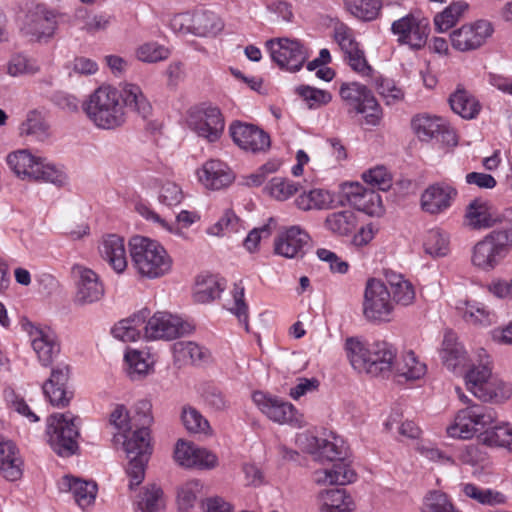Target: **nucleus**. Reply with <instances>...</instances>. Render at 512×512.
I'll return each mask as SVG.
<instances>
[{"label": "nucleus", "instance_id": "nucleus-33", "mask_svg": "<svg viewBox=\"0 0 512 512\" xmlns=\"http://www.w3.org/2000/svg\"><path fill=\"white\" fill-rule=\"evenodd\" d=\"M369 346L370 343L361 337H348L344 342V351L346 358L353 367L360 373H366L369 363Z\"/></svg>", "mask_w": 512, "mask_h": 512}, {"label": "nucleus", "instance_id": "nucleus-37", "mask_svg": "<svg viewBox=\"0 0 512 512\" xmlns=\"http://www.w3.org/2000/svg\"><path fill=\"white\" fill-rule=\"evenodd\" d=\"M392 373L406 380H417L425 375L426 365L419 361L413 351H407L399 358L395 357Z\"/></svg>", "mask_w": 512, "mask_h": 512}, {"label": "nucleus", "instance_id": "nucleus-20", "mask_svg": "<svg viewBox=\"0 0 512 512\" xmlns=\"http://www.w3.org/2000/svg\"><path fill=\"white\" fill-rule=\"evenodd\" d=\"M229 132L234 143L245 151L265 152L271 144L270 136L253 124L234 122L230 125Z\"/></svg>", "mask_w": 512, "mask_h": 512}, {"label": "nucleus", "instance_id": "nucleus-11", "mask_svg": "<svg viewBox=\"0 0 512 512\" xmlns=\"http://www.w3.org/2000/svg\"><path fill=\"white\" fill-rule=\"evenodd\" d=\"M393 303L388 287L381 280L368 279L363 298V315L371 321H388Z\"/></svg>", "mask_w": 512, "mask_h": 512}, {"label": "nucleus", "instance_id": "nucleus-34", "mask_svg": "<svg viewBox=\"0 0 512 512\" xmlns=\"http://www.w3.org/2000/svg\"><path fill=\"white\" fill-rule=\"evenodd\" d=\"M41 157L33 155L29 150L22 149L7 156L10 169L21 179L32 180Z\"/></svg>", "mask_w": 512, "mask_h": 512}, {"label": "nucleus", "instance_id": "nucleus-21", "mask_svg": "<svg viewBox=\"0 0 512 512\" xmlns=\"http://www.w3.org/2000/svg\"><path fill=\"white\" fill-rule=\"evenodd\" d=\"M342 191L351 206L370 216H380L384 212L381 196L373 189L362 184L344 183Z\"/></svg>", "mask_w": 512, "mask_h": 512}, {"label": "nucleus", "instance_id": "nucleus-62", "mask_svg": "<svg viewBox=\"0 0 512 512\" xmlns=\"http://www.w3.org/2000/svg\"><path fill=\"white\" fill-rule=\"evenodd\" d=\"M162 494V490L155 485L148 488L138 503L139 512H160L163 508Z\"/></svg>", "mask_w": 512, "mask_h": 512}, {"label": "nucleus", "instance_id": "nucleus-15", "mask_svg": "<svg viewBox=\"0 0 512 512\" xmlns=\"http://www.w3.org/2000/svg\"><path fill=\"white\" fill-rule=\"evenodd\" d=\"M467 224L473 229L490 228L496 224L512 227V207L491 211L488 202L475 199L467 207Z\"/></svg>", "mask_w": 512, "mask_h": 512}, {"label": "nucleus", "instance_id": "nucleus-30", "mask_svg": "<svg viewBox=\"0 0 512 512\" xmlns=\"http://www.w3.org/2000/svg\"><path fill=\"white\" fill-rule=\"evenodd\" d=\"M23 462L18 455L16 446L11 441H0V473L8 481L21 478Z\"/></svg>", "mask_w": 512, "mask_h": 512}, {"label": "nucleus", "instance_id": "nucleus-3", "mask_svg": "<svg viewBox=\"0 0 512 512\" xmlns=\"http://www.w3.org/2000/svg\"><path fill=\"white\" fill-rule=\"evenodd\" d=\"M152 421L150 402L138 401L134 407V415L131 417L132 429L135 428V430L123 435V447L129 460L127 474L130 477L131 489L141 484L145 477V468L152 454L148 429Z\"/></svg>", "mask_w": 512, "mask_h": 512}, {"label": "nucleus", "instance_id": "nucleus-50", "mask_svg": "<svg viewBox=\"0 0 512 512\" xmlns=\"http://www.w3.org/2000/svg\"><path fill=\"white\" fill-rule=\"evenodd\" d=\"M224 287L214 276L199 277L196 282L194 298L206 303L218 298Z\"/></svg>", "mask_w": 512, "mask_h": 512}, {"label": "nucleus", "instance_id": "nucleus-25", "mask_svg": "<svg viewBox=\"0 0 512 512\" xmlns=\"http://www.w3.org/2000/svg\"><path fill=\"white\" fill-rule=\"evenodd\" d=\"M310 237L299 226H291L282 232L274 242L276 254L286 258H298L304 255V247Z\"/></svg>", "mask_w": 512, "mask_h": 512}, {"label": "nucleus", "instance_id": "nucleus-59", "mask_svg": "<svg viewBox=\"0 0 512 512\" xmlns=\"http://www.w3.org/2000/svg\"><path fill=\"white\" fill-rule=\"evenodd\" d=\"M423 512H458L445 493L431 491L424 498Z\"/></svg>", "mask_w": 512, "mask_h": 512}, {"label": "nucleus", "instance_id": "nucleus-18", "mask_svg": "<svg viewBox=\"0 0 512 512\" xmlns=\"http://www.w3.org/2000/svg\"><path fill=\"white\" fill-rule=\"evenodd\" d=\"M253 401L270 420L279 424L299 425L300 419L295 407L276 396L255 392Z\"/></svg>", "mask_w": 512, "mask_h": 512}, {"label": "nucleus", "instance_id": "nucleus-7", "mask_svg": "<svg viewBox=\"0 0 512 512\" xmlns=\"http://www.w3.org/2000/svg\"><path fill=\"white\" fill-rule=\"evenodd\" d=\"M482 353L484 355L479 354L478 363H473L465 372L467 389L483 401L508 397L511 394L510 385L492 379L489 356L484 350Z\"/></svg>", "mask_w": 512, "mask_h": 512}, {"label": "nucleus", "instance_id": "nucleus-58", "mask_svg": "<svg viewBox=\"0 0 512 512\" xmlns=\"http://www.w3.org/2000/svg\"><path fill=\"white\" fill-rule=\"evenodd\" d=\"M423 512H458L445 493L431 491L424 498Z\"/></svg>", "mask_w": 512, "mask_h": 512}, {"label": "nucleus", "instance_id": "nucleus-10", "mask_svg": "<svg viewBox=\"0 0 512 512\" xmlns=\"http://www.w3.org/2000/svg\"><path fill=\"white\" fill-rule=\"evenodd\" d=\"M188 127L199 137L216 142L223 134L225 121L220 109L210 104L192 107L187 115Z\"/></svg>", "mask_w": 512, "mask_h": 512}, {"label": "nucleus", "instance_id": "nucleus-40", "mask_svg": "<svg viewBox=\"0 0 512 512\" xmlns=\"http://www.w3.org/2000/svg\"><path fill=\"white\" fill-rule=\"evenodd\" d=\"M453 112L464 119L475 118L480 111V104L474 96L464 89H457L449 98Z\"/></svg>", "mask_w": 512, "mask_h": 512}, {"label": "nucleus", "instance_id": "nucleus-31", "mask_svg": "<svg viewBox=\"0 0 512 512\" xmlns=\"http://www.w3.org/2000/svg\"><path fill=\"white\" fill-rule=\"evenodd\" d=\"M315 481L321 485H346L356 479L355 471L343 458L335 461L330 469L317 470Z\"/></svg>", "mask_w": 512, "mask_h": 512}, {"label": "nucleus", "instance_id": "nucleus-23", "mask_svg": "<svg viewBox=\"0 0 512 512\" xmlns=\"http://www.w3.org/2000/svg\"><path fill=\"white\" fill-rule=\"evenodd\" d=\"M396 353L395 347L385 340L370 343L367 374L388 377L393 371Z\"/></svg>", "mask_w": 512, "mask_h": 512}, {"label": "nucleus", "instance_id": "nucleus-8", "mask_svg": "<svg viewBox=\"0 0 512 512\" xmlns=\"http://www.w3.org/2000/svg\"><path fill=\"white\" fill-rule=\"evenodd\" d=\"M79 418L70 412L54 414L48 418L47 434L51 448L60 456L68 457L78 449Z\"/></svg>", "mask_w": 512, "mask_h": 512}, {"label": "nucleus", "instance_id": "nucleus-6", "mask_svg": "<svg viewBox=\"0 0 512 512\" xmlns=\"http://www.w3.org/2000/svg\"><path fill=\"white\" fill-rule=\"evenodd\" d=\"M512 249V227H501L478 241L472 250L474 266L490 271L497 267Z\"/></svg>", "mask_w": 512, "mask_h": 512}, {"label": "nucleus", "instance_id": "nucleus-26", "mask_svg": "<svg viewBox=\"0 0 512 512\" xmlns=\"http://www.w3.org/2000/svg\"><path fill=\"white\" fill-rule=\"evenodd\" d=\"M197 174L199 181L211 190L223 189L234 180V175L227 164L218 159L206 161Z\"/></svg>", "mask_w": 512, "mask_h": 512}, {"label": "nucleus", "instance_id": "nucleus-16", "mask_svg": "<svg viewBox=\"0 0 512 512\" xmlns=\"http://www.w3.org/2000/svg\"><path fill=\"white\" fill-rule=\"evenodd\" d=\"M56 27L55 12L49 10L45 5H36L25 15L21 31L31 40L42 41L51 38Z\"/></svg>", "mask_w": 512, "mask_h": 512}, {"label": "nucleus", "instance_id": "nucleus-42", "mask_svg": "<svg viewBox=\"0 0 512 512\" xmlns=\"http://www.w3.org/2000/svg\"><path fill=\"white\" fill-rule=\"evenodd\" d=\"M121 95L124 108L125 106L131 108L143 118L151 114L152 106L138 85L125 84Z\"/></svg>", "mask_w": 512, "mask_h": 512}, {"label": "nucleus", "instance_id": "nucleus-36", "mask_svg": "<svg viewBox=\"0 0 512 512\" xmlns=\"http://www.w3.org/2000/svg\"><path fill=\"white\" fill-rule=\"evenodd\" d=\"M325 228L337 236H349L358 226V217L352 210L330 213L324 221Z\"/></svg>", "mask_w": 512, "mask_h": 512}, {"label": "nucleus", "instance_id": "nucleus-41", "mask_svg": "<svg viewBox=\"0 0 512 512\" xmlns=\"http://www.w3.org/2000/svg\"><path fill=\"white\" fill-rule=\"evenodd\" d=\"M389 284L390 296L393 300L402 306L411 305L415 300V290L413 285L402 275L391 272L386 275Z\"/></svg>", "mask_w": 512, "mask_h": 512}, {"label": "nucleus", "instance_id": "nucleus-19", "mask_svg": "<svg viewBox=\"0 0 512 512\" xmlns=\"http://www.w3.org/2000/svg\"><path fill=\"white\" fill-rule=\"evenodd\" d=\"M28 332L32 349L41 366H52L61 353L60 342L56 334L48 328L33 325Z\"/></svg>", "mask_w": 512, "mask_h": 512}, {"label": "nucleus", "instance_id": "nucleus-49", "mask_svg": "<svg viewBox=\"0 0 512 512\" xmlns=\"http://www.w3.org/2000/svg\"><path fill=\"white\" fill-rule=\"evenodd\" d=\"M463 493L482 505H499L506 502V496L499 491L492 489H483L475 484L467 483L463 485Z\"/></svg>", "mask_w": 512, "mask_h": 512}, {"label": "nucleus", "instance_id": "nucleus-47", "mask_svg": "<svg viewBox=\"0 0 512 512\" xmlns=\"http://www.w3.org/2000/svg\"><path fill=\"white\" fill-rule=\"evenodd\" d=\"M424 250L432 257H444L450 251L449 234L439 228L428 231L425 241Z\"/></svg>", "mask_w": 512, "mask_h": 512}, {"label": "nucleus", "instance_id": "nucleus-14", "mask_svg": "<svg viewBox=\"0 0 512 512\" xmlns=\"http://www.w3.org/2000/svg\"><path fill=\"white\" fill-rule=\"evenodd\" d=\"M334 39L350 68L361 76H370L372 67L368 64L364 51L355 40L353 30L345 24H338L334 28Z\"/></svg>", "mask_w": 512, "mask_h": 512}, {"label": "nucleus", "instance_id": "nucleus-64", "mask_svg": "<svg viewBox=\"0 0 512 512\" xmlns=\"http://www.w3.org/2000/svg\"><path fill=\"white\" fill-rule=\"evenodd\" d=\"M183 192L174 182H165L159 190V201L166 206H176L183 200Z\"/></svg>", "mask_w": 512, "mask_h": 512}, {"label": "nucleus", "instance_id": "nucleus-22", "mask_svg": "<svg viewBox=\"0 0 512 512\" xmlns=\"http://www.w3.org/2000/svg\"><path fill=\"white\" fill-rule=\"evenodd\" d=\"M73 271L78 276L75 303L83 306L101 300L104 296V286L99 276L93 270L81 265H76Z\"/></svg>", "mask_w": 512, "mask_h": 512}, {"label": "nucleus", "instance_id": "nucleus-44", "mask_svg": "<svg viewBox=\"0 0 512 512\" xmlns=\"http://www.w3.org/2000/svg\"><path fill=\"white\" fill-rule=\"evenodd\" d=\"M173 352L179 360L189 361L194 365L204 364L210 359L209 350L195 342H176L173 344Z\"/></svg>", "mask_w": 512, "mask_h": 512}, {"label": "nucleus", "instance_id": "nucleus-24", "mask_svg": "<svg viewBox=\"0 0 512 512\" xmlns=\"http://www.w3.org/2000/svg\"><path fill=\"white\" fill-rule=\"evenodd\" d=\"M456 196L457 190L449 184H432L421 195V208L432 215L443 213L451 207Z\"/></svg>", "mask_w": 512, "mask_h": 512}, {"label": "nucleus", "instance_id": "nucleus-32", "mask_svg": "<svg viewBox=\"0 0 512 512\" xmlns=\"http://www.w3.org/2000/svg\"><path fill=\"white\" fill-rule=\"evenodd\" d=\"M61 486L72 492L75 502L82 508L89 507L95 501L97 485L92 481H82L72 476H64Z\"/></svg>", "mask_w": 512, "mask_h": 512}, {"label": "nucleus", "instance_id": "nucleus-4", "mask_svg": "<svg viewBox=\"0 0 512 512\" xmlns=\"http://www.w3.org/2000/svg\"><path fill=\"white\" fill-rule=\"evenodd\" d=\"M128 247L132 265L141 276L154 279L170 271L172 259L159 242L137 235L130 238Z\"/></svg>", "mask_w": 512, "mask_h": 512}, {"label": "nucleus", "instance_id": "nucleus-61", "mask_svg": "<svg viewBox=\"0 0 512 512\" xmlns=\"http://www.w3.org/2000/svg\"><path fill=\"white\" fill-rule=\"evenodd\" d=\"M297 93L303 98L310 109H316L328 104L332 96L329 92L311 86H300Z\"/></svg>", "mask_w": 512, "mask_h": 512}, {"label": "nucleus", "instance_id": "nucleus-52", "mask_svg": "<svg viewBox=\"0 0 512 512\" xmlns=\"http://www.w3.org/2000/svg\"><path fill=\"white\" fill-rule=\"evenodd\" d=\"M181 420L186 430L190 433L209 434L211 432L208 420L192 406H184L182 408Z\"/></svg>", "mask_w": 512, "mask_h": 512}, {"label": "nucleus", "instance_id": "nucleus-29", "mask_svg": "<svg viewBox=\"0 0 512 512\" xmlns=\"http://www.w3.org/2000/svg\"><path fill=\"white\" fill-rule=\"evenodd\" d=\"M99 253L112 269L117 273H122L127 267V255L124 244V238L109 234L103 237L99 244Z\"/></svg>", "mask_w": 512, "mask_h": 512}, {"label": "nucleus", "instance_id": "nucleus-54", "mask_svg": "<svg viewBox=\"0 0 512 512\" xmlns=\"http://www.w3.org/2000/svg\"><path fill=\"white\" fill-rule=\"evenodd\" d=\"M463 318L473 325L489 326L495 322L496 316L484 304L467 302Z\"/></svg>", "mask_w": 512, "mask_h": 512}, {"label": "nucleus", "instance_id": "nucleus-60", "mask_svg": "<svg viewBox=\"0 0 512 512\" xmlns=\"http://www.w3.org/2000/svg\"><path fill=\"white\" fill-rule=\"evenodd\" d=\"M423 512H458L445 493L431 491L424 498Z\"/></svg>", "mask_w": 512, "mask_h": 512}, {"label": "nucleus", "instance_id": "nucleus-5", "mask_svg": "<svg viewBox=\"0 0 512 512\" xmlns=\"http://www.w3.org/2000/svg\"><path fill=\"white\" fill-rule=\"evenodd\" d=\"M88 118L101 129H115L126 120L121 93L111 86L96 89L84 105Z\"/></svg>", "mask_w": 512, "mask_h": 512}, {"label": "nucleus", "instance_id": "nucleus-55", "mask_svg": "<svg viewBox=\"0 0 512 512\" xmlns=\"http://www.w3.org/2000/svg\"><path fill=\"white\" fill-rule=\"evenodd\" d=\"M299 189V184L294 183L291 180L274 177L270 180L265 190L270 196L279 201H284L294 195Z\"/></svg>", "mask_w": 512, "mask_h": 512}, {"label": "nucleus", "instance_id": "nucleus-9", "mask_svg": "<svg viewBox=\"0 0 512 512\" xmlns=\"http://www.w3.org/2000/svg\"><path fill=\"white\" fill-rule=\"evenodd\" d=\"M339 94L348 113L363 114L365 124L376 126L380 123L382 110L371 90L358 82L343 83Z\"/></svg>", "mask_w": 512, "mask_h": 512}, {"label": "nucleus", "instance_id": "nucleus-35", "mask_svg": "<svg viewBox=\"0 0 512 512\" xmlns=\"http://www.w3.org/2000/svg\"><path fill=\"white\" fill-rule=\"evenodd\" d=\"M320 512H354V502L344 489H330L319 494Z\"/></svg>", "mask_w": 512, "mask_h": 512}, {"label": "nucleus", "instance_id": "nucleus-48", "mask_svg": "<svg viewBox=\"0 0 512 512\" xmlns=\"http://www.w3.org/2000/svg\"><path fill=\"white\" fill-rule=\"evenodd\" d=\"M344 4L353 16L363 21L376 19L382 7L381 0H344Z\"/></svg>", "mask_w": 512, "mask_h": 512}, {"label": "nucleus", "instance_id": "nucleus-28", "mask_svg": "<svg viewBox=\"0 0 512 512\" xmlns=\"http://www.w3.org/2000/svg\"><path fill=\"white\" fill-rule=\"evenodd\" d=\"M441 358L444 365L455 373H463L468 367L467 352L452 331H447L444 335Z\"/></svg>", "mask_w": 512, "mask_h": 512}, {"label": "nucleus", "instance_id": "nucleus-45", "mask_svg": "<svg viewBox=\"0 0 512 512\" xmlns=\"http://www.w3.org/2000/svg\"><path fill=\"white\" fill-rule=\"evenodd\" d=\"M127 374L131 380H140L150 373L153 361L147 353L133 350L125 354Z\"/></svg>", "mask_w": 512, "mask_h": 512}, {"label": "nucleus", "instance_id": "nucleus-53", "mask_svg": "<svg viewBox=\"0 0 512 512\" xmlns=\"http://www.w3.org/2000/svg\"><path fill=\"white\" fill-rule=\"evenodd\" d=\"M32 180L43 181L62 187L67 183V175L64 171L41 157L38 169H36Z\"/></svg>", "mask_w": 512, "mask_h": 512}, {"label": "nucleus", "instance_id": "nucleus-2", "mask_svg": "<svg viewBox=\"0 0 512 512\" xmlns=\"http://www.w3.org/2000/svg\"><path fill=\"white\" fill-rule=\"evenodd\" d=\"M148 315L149 312L143 310L119 321L112 328V335L123 342H134L140 338L144 329V337L148 340H171L190 334L194 330L190 323L167 312H157L146 322Z\"/></svg>", "mask_w": 512, "mask_h": 512}, {"label": "nucleus", "instance_id": "nucleus-51", "mask_svg": "<svg viewBox=\"0 0 512 512\" xmlns=\"http://www.w3.org/2000/svg\"><path fill=\"white\" fill-rule=\"evenodd\" d=\"M38 71L37 62L23 53L13 54L6 64V73L12 77L33 75Z\"/></svg>", "mask_w": 512, "mask_h": 512}, {"label": "nucleus", "instance_id": "nucleus-27", "mask_svg": "<svg viewBox=\"0 0 512 512\" xmlns=\"http://www.w3.org/2000/svg\"><path fill=\"white\" fill-rule=\"evenodd\" d=\"M297 442L307 453L313 455L316 461L335 462L342 458V452L338 445L327 439L304 433L298 436Z\"/></svg>", "mask_w": 512, "mask_h": 512}, {"label": "nucleus", "instance_id": "nucleus-63", "mask_svg": "<svg viewBox=\"0 0 512 512\" xmlns=\"http://www.w3.org/2000/svg\"><path fill=\"white\" fill-rule=\"evenodd\" d=\"M377 91L387 105H394L404 98L403 90L391 79H381L378 81Z\"/></svg>", "mask_w": 512, "mask_h": 512}, {"label": "nucleus", "instance_id": "nucleus-57", "mask_svg": "<svg viewBox=\"0 0 512 512\" xmlns=\"http://www.w3.org/2000/svg\"><path fill=\"white\" fill-rule=\"evenodd\" d=\"M136 56L142 62L155 63L167 59L170 56V50L156 42H149L136 50Z\"/></svg>", "mask_w": 512, "mask_h": 512}, {"label": "nucleus", "instance_id": "nucleus-43", "mask_svg": "<svg viewBox=\"0 0 512 512\" xmlns=\"http://www.w3.org/2000/svg\"><path fill=\"white\" fill-rule=\"evenodd\" d=\"M223 29V23L213 12L204 11L192 16V33L200 37L215 36Z\"/></svg>", "mask_w": 512, "mask_h": 512}, {"label": "nucleus", "instance_id": "nucleus-1", "mask_svg": "<svg viewBox=\"0 0 512 512\" xmlns=\"http://www.w3.org/2000/svg\"><path fill=\"white\" fill-rule=\"evenodd\" d=\"M495 420L496 413L491 408L471 405L456 414L446 431L449 437L464 440L479 433L478 438L482 444L512 451V425H494Z\"/></svg>", "mask_w": 512, "mask_h": 512}, {"label": "nucleus", "instance_id": "nucleus-17", "mask_svg": "<svg viewBox=\"0 0 512 512\" xmlns=\"http://www.w3.org/2000/svg\"><path fill=\"white\" fill-rule=\"evenodd\" d=\"M493 33L492 24L487 20H477L465 24L450 34L452 47L461 52L480 48Z\"/></svg>", "mask_w": 512, "mask_h": 512}, {"label": "nucleus", "instance_id": "nucleus-39", "mask_svg": "<svg viewBox=\"0 0 512 512\" xmlns=\"http://www.w3.org/2000/svg\"><path fill=\"white\" fill-rule=\"evenodd\" d=\"M411 127L421 141H429L446 130L443 119L426 114L415 116Z\"/></svg>", "mask_w": 512, "mask_h": 512}, {"label": "nucleus", "instance_id": "nucleus-12", "mask_svg": "<svg viewBox=\"0 0 512 512\" xmlns=\"http://www.w3.org/2000/svg\"><path fill=\"white\" fill-rule=\"evenodd\" d=\"M270 56L281 69L295 72L301 69L308 58L307 49L298 41L275 38L266 42Z\"/></svg>", "mask_w": 512, "mask_h": 512}, {"label": "nucleus", "instance_id": "nucleus-46", "mask_svg": "<svg viewBox=\"0 0 512 512\" xmlns=\"http://www.w3.org/2000/svg\"><path fill=\"white\" fill-rule=\"evenodd\" d=\"M469 5L465 1L451 3L443 12L434 18V24L439 32H445L453 27L468 10Z\"/></svg>", "mask_w": 512, "mask_h": 512}, {"label": "nucleus", "instance_id": "nucleus-56", "mask_svg": "<svg viewBox=\"0 0 512 512\" xmlns=\"http://www.w3.org/2000/svg\"><path fill=\"white\" fill-rule=\"evenodd\" d=\"M362 179L374 190L388 191L392 186V176L384 166H377L365 171Z\"/></svg>", "mask_w": 512, "mask_h": 512}, {"label": "nucleus", "instance_id": "nucleus-38", "mask_svg": "<svg viewBox=\"0 0 512 512\" xmlns=\"http://www.w3.org/2000/svg\"><path fill=\"white\" fill-rule=\"evenodd\" d=\"M334 201V195L328 190L312 189L300 194L295 204L302 211L328 210L333 207Z\"/></svg>", "mask_w": 512, "mask_h": 512}, {"label": "nucleus", "instance_id": "nucleus-13", "mask_svg": "<svg viewBox=\"0 0 512 512\" xmlns=\"http://www.w3.org/2000/svg\"><path fill=\"white\" fill-rule=\"evenodd\" d=\"M392 33L397 36L399 44L408 45L418 50L425 46L430 32L429 21L408 14L394 21L391 25Z\"/></svg>", "mask_w": 512, "mask_h": 512}]
</instances>
